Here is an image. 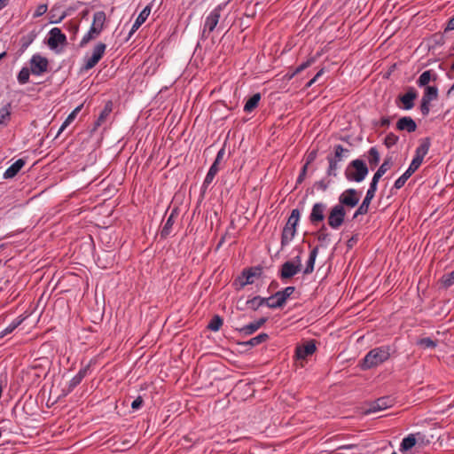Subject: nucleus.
<instances>
[{"instance_id":"a878e982","label":"nucleus","mask_w":454,"mask_h":454,"mask_svg":"<svg viewBox=\"0 0 454 454\" xmlns=\"http://www.w3.org/2000/svg\"><path fill=\"white\" fill-rule=\"evenodd\" d=\"M106 20V17L104 12L99 11L95 12L93 15V21L90 27H95L96 31H98L100 34L104 29Z\"/></svg>"},{"instance_id":"c03bdc74","label":"nucleus","mask_w":454,"mask_h":454,"mask_svg":"<svg viewBox=\"0 0 454 454\" xmlns=\"http://www.w3.org/2000/svg\"><path fill=\"white\" fill-rule=\"evenodd\" d=\"M223 325V319L220 316L215 315L207 325V328L211 331L216 332Z\"/></svg>"},{"instance_id":"774afa93","label":"nucleus","mask_w":454,"mask_h":454,"mask_svg":"<svg viewBox=\"0 0 454 454\" xmlns=\"http://www.w3.org/2000/svg\"><path fill=\"white\" fill-rule=\"evenodd\" d=\"M293 262H294V265H299L300 270H301V260L300 255L295 256Z\"/></svg>"},{"instance_id":"f3484780","label":"nucleus","mask_w":454,"mask_h":454,"mask_svg":"<svg viewBox=\"0 0 454 454\" xmlns=\"http://www.w3.org/2000/svg\"><path fill=\"white\" fill-rule=\"evenodd\" d=\"M418 93L413 87H410L407 92L399 97V100L403 105V108L410 110L414 106V100L417 98Z\"/></svg>"},{"instance_id":"473e14b6","label":"nucleus","mask_w":454,"mask_h":454,"mask_svg":"<svg viewBox=\"0 0 454 454\" xmlns=\"http://www.w3.org/2000/svg\"><path fill=\"white\" fill-rule=\"evenodd\" d=\"M99 33L96 31L95 27H90V30L84 35L82 39L80 42V47H84L90 41L98 38L99 36Z\"/></svg>"},{"instance_id":"7ed1b4c3","label":"nucleus","mask_w":454,"mask_h":454,"mask_svg":"<svg viewBox=\"0 0 454 454\" xmlns=\"http://www.w3.org/2000/svg\"><path fill=\"white\" fill-rule=\"evenodd\" d=\"M368 174V168L364 160L356 159L352 160L345 170V176L349 181L362 182Z\"/></svg>"},{"instance_id":"1a4fd4ad","label":"nucleus","mask_w":454,"mask_h":454,"mask_svg":"<svg viewBox=\"0 0 454 454\" xmlns=\"http://www.w3.org/2000/svg\"><path fill=\"white\" fill-rule=\"evenodd\" d=\"M294 286H287L285 289L275 293L270 296V299L273 301L275 298H278V301L272 302V304L270 305V308L278 309L283 307L286 304V300L294 294Z\"/></svg>"},{"instance_id":"4be33fe9","label":"nucleus","mask_w":454,"mask_h":454,"mask_svg":"<svg viewBox=\"0 0 454 454\" xmlns=\"http://www.w3.org/2000/svg\"><path fill=\"white\" fill-rule=\"evenodd\" d=\"M177 215H178L177 210L173 209L162 227V230L160 231L161 238H166L170 234L172 226H173Z\"/></svg>"},{"instance_id":"58836bf2","label":"nucleus","mask_w":454,"mask_h":454,"mask_svg":"<svg viewBox=\"0 0 454 454\" xmlns=\"http://www.w3.org/2000/svg\"><path fill=\"white\" fill-rule=\"evenodd\" d=\"M416 444V438L413 434H410L403 438L401 443V451H406L411 449Z\"/></svg>"},{"instance_id":"c756f323","label":"nucleus","mask_w":454,"mask_h":454,"mask_svg":"<svg viewBox=\"0 0 454 454\" xmlns=\"http://www.w3.org/2000/svg\"><path fill=\"white\" fill-rule=\"evenodd\" d=\"M82 106V105L78 106L71 112V114H69L65 121L62 123L57 136H59L71 122L74 121L77 114L81 112Z\"/></svg>"},{"instance_id":"a19ab883","label":"nucleus","mask_w":454,"mask_h":454,"mask_svg":"<svg viewBox=\"0 0 454 454\" xmlns=\"http://www.w3.org/2000/svg\"><path fill=\"white\" fill-rule=\"evenodd\" d=\"M327 160L329 162V167L327 168V175L330 176H337V169L339 168V161L332 158V155L327 156Z\"/></svg>"},{"instance_id":"338daca9","label":"nucleus","mask_w":454,"mask_h":454,"mask_svg":"<svg viewBox=\"0 0 454 454\" xmlns=\"http://www.w3.org/2000/svg\"><path fill=\"white\" fill-rule=\"evenodd\" d=\"M446 29L447 30L454 29V16L449 20Z\"/></svg>"},{"instance_id":"9b49d317","label":"nucleus","mask_w":454,"mask_h":454,"mask_svg":"<svg viewBox=\"0 0 454 454\" xmlns=\"http://www.w3.org/2000/svg\"><path fill=\"white\" fill-rule=\"evenodd\" d=\"M47 43L51 49H56L59 45L67 43V37L60 28L53 27L49 32Z\"/></svg>"},{"instance_id":"393cba45","label":"nucleus","mask_w":454,"mask_h":454,"mask_svg":"<svg viewBox=\"0 0 454 454\" xmlns=\"http://www.w3.org/2000/svg\"><path fill=\"white\" fill-rule=\"evenodd\" d=\"M266 320V318L262 317L260 318L258 321L250 323L239 329L237 328V330L245 335H250L256 332L262 325H263Z\"/></svg>"},{"instance_id":"cd10ccee","label":"nucleus","mask_w":454,"mask_h":454,"mask_svg":"<svg viewBox=\"0 0 454 454\" xmlns=\"http://www.w3.org/2000/svg\"><path fill=\"white\" fill-rule=\"evenodd\" d=\"M150 12L151 7L149 5L143 9V11L139 13L132 26V28L129 33L130 35L136 32L139 28V27L146 20V19L150 15Z\"/></svg>"},{"instance_id":"f257e3e1","label":"nucleus","mask_w":454,"mask_h":454,"mask_svg":"<svg viewBox=\"0 0 454 454\" xmlns=\"http://www.w3.org/2000/svg\"><path fill=\"white\" fill-rule=\"evenodd\" d=\"M390 357V348L382 346L370 350L360 363L363 370L379 366Z\"/></svg>"},{"instance_id":"dca6fc26","label":"nucleus","mask_w":454,"mask_h":454,"mask_svg":"<svg viewBox=\"0 0 454 454\" xmlns=\"http://www.w3.org/2000/svg\"><path fill=\"white\" fill-rule=\"evenodd\" d=\"M262 273V268L260 266L251 267L247 270H244L242 272V277L245 278V281L240 283V286L244 287L247 285H251L254 283V278L260 277Z\"/></svg>"},{"instance_id":"bb28decb","label":"nucleus","mask_w":454,"mask_h":454,"mask_svg":"<svg viewBox=\"0 0 454 454\" xmlns=\"http://www.w3.org/2000/svg\"><path fill=\"white\" fill-rule=\"evenodd\" d=\"M11 103H8L4 106L0 108V130L3 128L7 127L11 121Z\"/></svg>"},{"instance_id":"6ab92c4d","label":"nucleus","mask_w":454,"mask_h":454,"mask_svg":"<svg viewBox=\"0 0 454 454\" xmlns=\"http://www.w3.org/2000/svg\"><path fill=\"white\" fill-rule=\"evenodd\" d=\"M431 145V141L429 137H425L421 140L420 145L416 149V154L413 158V160H417L418 163L421 165L424 157L427 154L429 147Z\"/></svg>"},{"instance_id":"c85d7f7f","label":"nucleus","mask_w":454,"mask_h":454,"mask_svg":"<svg viewBox=\"0 0 454 454\" xmlns=\"http://www.w3.org/2000/svg\"><path fill=\"white\" fill-rule=\"evenodd\" d=\"M247 304L251 309L256 310L259 307L265 304L270 308V305L272 304L270 297L269 298H262L260 296H255L251 300L247 301Z\"/></svg>"},{"instance_id":"e433bc0d","label":"nucleus","mask_w":454,"mask_h":454,"mask_svg":"<svg viewBox=\"0 0 454 454\" xmlns=\"http://www.w3.org/2000/svg\"><path fill=\"white\" fill-rule=\"evenodd\" d=\"M268 339L269 335L267 333H262L259 335L250 339L248 341L244 342L243 345L254 347L262 342H265Z\"/></svg>"},{"instance_id":"37998d69","label":"nucleus","mask_w":454,"mask_h":454,"mask_svg":"<svg viewBox=\"0 0 454 454\" xmlns=\"http://www.w3.org/2000/svg\"><path fill=\"white\" fill-rule=\"evenodd\" d=\"M23 319L16 318L12 321L6 328L0 332V338L6 336L7 334L12 333L21 323Z\"/></svg>"},{"instance_id":"7c9ffc66","label":"nucleus","mask_w":454,"mask_h":454,"mask_svg":"<svg viewBox=\"0 0 454 454\" xmlns=\"http://www.w3.org/2000/svg\"><path fill=\"white\" fill-rule=\"evenodd\" d=\"M261 99L260 93L254 94L245 104L244 111L247 113H250L253 110H254L259 104V101Z\"/></svg>"},{"instance_id":"4468645a","label":"nucleus","mask_w":454,"mask_h":454,"mask_svg":"<svg viewBox=\"0 0 454 454\" xmlns=\"http://www.w3.org/2000/svg\"><path fill=\"white\" fill-rule=\"evenodd\" d=\"M420 164L417 160H411L408 169L395 182L394 187L401 189L410 176L419 168Z\"/></svg>"},{"instance_id":"6e6d98bb","label":"nucleus","mask_w":454,"mask_h":454,"mask_svg":"<svg viewBox=\"0 0 454 454\" xmlns=\"http://www.w3.org/2000/svg\"><path fill=\"white\" fill-rule=\"evenodd\" d=\"M328 234L325 232V226L323 225L322 228L317 232V239L319 241H324L327 239Z\"/></svg>"},{"instance_id":"c9c22d12","label":"nucleus","mask_w":454,"mask_h":454,"mask_svg":"<svg viewBox=\"0 0 454 454\" xmlns=\"http://www.w3.org/2000/svg\"><path fill=\"white\" fill-rule=\"evenodd\" d=\"M218 170V166H216V164H212L203 182L204 188H207L212 183Z\"/></svg>"},{"instance_id":"6e6552de","label":"nucleus","mask_w":454,"mask_h":454,"mask_svg":"<svg viewBox=\"0 0 454 454\" xmlns=\"http://www.w3.org/2000/svg\"><path fill=\"white\" fill-rule=\"evenodd\" d=\"M29 63L32 74L41 75L48 71V59L39 54L33 55Z\"/></svg>"},{"instance_id":"a18cd8bd","label":"nucleus","mask_w":454,"mask_h":454,"mask_svg":"<svg viewBox=\"0 0 454 454\" xmlns=\"http://www.w3.org/2000/svg\"><path fill=\"white\" fill-rule=\"evenodd\" d=\"M440 281L442 286L445 288L452 286L454 285V270L444 274Z\"/></svg>"},{"instance_id":"5701e85b","label":"nucleus","mask_w":454,"mask_h":454,"mask_svg":"<svg viewBox=\"0 0 454 454\" xmlns=\"http://www.w3.org/2000/svg\"><path fill=\"white\" fill-rule=\"evenodd\" d=\"M25 163L26 161L23 159L17 160L5 170L4 177L6 179L14 177L24 167Z\"/></svg>"},{"instance_id":"4d7b16f0","label":"nucleus","mask_w":454,"mask_h":454,"mask_svg":"<svg viewBox=\"0 0 454 454\" xmlns=\"http://www.w3.org/2000/svg\"><path fill=\"white\" fill-rule=\"evenodd\" d=\"M143 403H144V401H143L142 397H141V396H138L137 398H136V399L132 402V403H131V408H132L133 410H137V409H139V408L142 406Z\"/></svg>"},{"instance_id":"864d4df0","label":"nucleus","mask_w":454,"mask_h":454,"mask_svg":"<svg viewBox=\"0 0 454 454\" xmlns=\"http://www.w3.org/2000/svg\"><path fill=\"white\" fill-rule=\"evenodd\" d=\"M47 10H48L47 4H39L35 9V12L33 14V17L34 18L41 17L47 12Z\"/></svg>"},{"instance_id":"603ef678","label":"nucleus","mask_w":454,"mask_h":454,"mask_svg":"<svg viewBox=\"0 0 454 454\" xmlns=\"http://www.w3.org/2000/svg\"><path fill=\"white\" fill-rule=\"evenodd\" d=\"M392 166V160L390 157L384 160L383 163L378 168V171L384 175Z\"/></svg>"},{"instance_id":"0e129e2a","label":"nucleus","mask_w":454,"mask_h":454,"mask_svg":"<svg viewBox=\"0 0 454 454\" xmlns=\"http://www.w3.org/2000/svg\"><path fill=\"white\" fill-rule=\"evenodd\" d=\"M357 242V237L356 236H353L351 237L348 242H347V246L348 247H352Z\"/></svg>"},{"instance_id":"49530a36","label":"nucleus","mask_w":454,"mask_h":454,"mask_svg":"<svg viewBox=\"0 0 454 454\" xmlns=\"http://www.w3.org/2000/svg\"><path fill=\"white\" fill-rule=\"evenodd\" d=\"M30 73H31V71L29 68H27V67L21 68V70L18 74V77H17L18 82L20 84H26L29 80Z\"/></svg>"},{"instance_id":"2eb2a0df","label":"nucleus","mask_w":454,"mask_h":454,"mask_svg":"<svg viewBox=\"0 0 454 454\" xmlns=\"http://www.w3.org/2000/svg\"><path fill=\"white\" fill-rule=\"evenodd\" d=\"M300 271L299 265H294V262L287 261L282 264L279 276L282 279H287Z\"/></svg>"},{"instance_id":"4c0bfd02","label":"nucleus","mask_w":454,"mask_h":454,"mask_svg":"<svg viewBox=\"0 0 454 454\" xmlns=\"http://www.w3.org/2000/svg\"><path fill=\"white\" fill-rule=\"evenodd\" d=\"M431 101L438 98V89L436 86H427L425 87L423 97Z\"/></svg>"},{"instance_id":"39448f33","label":"nucleus","mask_w":454,"mask_h":454,"mask_svg":"<svg viewBox=\"0 0 454 454\" xmlns=\"http://www.w3.org/2000/svg\"><path fill=\"white\" fill-rule=\"evenodd\" d=\"M345 215L346 210L344 207H342V206H333L329 213L327 219L329 226L335 230L339 229L344 223Z\"/></svg>"},{"instance_id":"a211bd4d","label":"nucleus","mask_w":454,"mask_h":454,"mask_svg":"<svg viewBox=\"0 0 454 454\" xmlns=\"http://www.w3.org/2000/svg\"><path fill=\"white\" fill-rule=\"evenodd\" d=\"M316 351V346L312 341H308L303 345L297 346L295 348V356L297 359H305Z\"/></svg>"},{"instance_id":"052dcab7","label":"nucleus","mask_w":454,"mask_h":454,"mask_svg":"<svg viewBox=\"0 0 454 454\" xmlns=\"http://www.w3.org/2000/svg\"><path fill=\"white\" fill-rule=\"evenodd\" d=\"M308 167L304 165L301 168V171L297 178V183L301 184L306 176Z\"/></svg>"},{"instance_id":"09e8293b","label":"nucleus","mask_w":454,"mask_h":454,"mask_svg":"<svg viewBox=\"0 0 454 454\" xmlns=\"http://www.w3.org/2000/svg\"><path fill=\"white\" fill-rule=\"evenodd\" d=\"M399 140L398 136L394 133H389L386 136L384 144L387 148L394 146Z\"/></svg>"},{"instance_id":"0eeeda50","label":"nucleus","mask_w":454,"mask_h":454,"mask_svg":"<svg viewBox=\"0 0 454 454\" xmlns=\"http://www.w3.org/2000/svg\"><path fill=\"white\" fill-rule=\"evenodd\" d=\"M223 6L221 4L217 5L206 18L202 32L203 35H206L207 33V36H208V35L214 31L219 22Z\"/></svg>"},{"instance_id":"20e7f679","label":"nucleus","mask_w":454,"mask_h":454,"mask_svg":"<svg viewBox=\"0 0 454 454\" xmlns=\"http://www.w3.org/2000/svg\"><path fill=\"white\" fill-rule=\"evenodd\" d=\"M106 49V45L104 43H97L92 51V54L90 57H86L84 59V65L82 67V70L88 71L93 68L102 59L105 54Z\"/></svg>"},{"instance_id":"f8f14e48","label":"nucleus","mask_w":454,"mask_h":454,"mask_svg":"<svg viewBox=\"0 0 454 454\" xmlns=\"http://www.w3.org/2000/svg\"><path fill=\"white\" fill-rule=\"evenodd\" d=\"M326 210V205L323 202L315 203L312 207L310 215H309V222L316 225L318 223H321L325 219V212Z\"/></svg>"},{"instance_id":"f704fd0d","label":"nucleus","mask_w":454,"mask_h":454,"mask_svg":"<svg viewBox=\"0 0 454 454\" xmlns=\"http://www.w3.org/2000/svg\"><path fill=\"white\" fill-rule=\"evenodd\" d=\"M334 154L332 155V158L336 160L337 161H341L343 158L347 157V154L349 153V150L344 148L341 145H337L333 148Z\"/></svg>"},{"instance_id":"b1692460","label":"nucleus","mask_w":454,"mask_h":454,"mask_svg":"<svg viewBox=\"0 0 454 454\" xmlns=\"http://www.w3.org/2000/svg\"><path fill=\"white\" fill-rule=\"evenodd\" d=\"M113 106L114 105H113V102L111 100H109V101H107L106 103L103 110L99 114V116L98 117V119H97V121L95 122L94 129H96L98 127H100L106 121V119L108 118V116L110 115V114L113 111Z\"/></svg>"},{"instance_id":"f03ea898","label":"nucleus","mask_w":454,"mask_h":454,"mask_svg":"<svg viewBox=\"0 0 454 454\" xmlns=\"http://www.w3.org/2000/svg\"><path fill=\"white\" fill-rule=\"evenodd\" d=\"M301 212L298 208L292 210L290 216L283 229L281 235V247L287 246L294 238L296 233V226L300 221Z\"/></svg>"},{"instance_id":"423d86ee","label":"nucleus","mask_w":454,"mask_h":454,"mask_svg":"<svg viewBox=\"0 0 454 454\" xmlns=\"http://www.w3.org/2000/svg\"><path fill=\"white\" fill-rule=\"evenodd\" d=\"M360 192L356 189L349 188L345 190L339 197V204L342 206V207H356L360 200Z\"/></svg>"},{"instance_id":"8fccbe9b","label":"nucleus","mask_w":454,"mask_h":454,"mask_svg":"<svg viewBox=\"0 0 454 454\" xmlns=\"http://www.w3.org/2000/svg\"><path fill=\"white\" fill-rule=\"evenodd\" d=\"M430 103H431V100L427 99L425 98H421V103H420L419 108H420V112L423 116L428 115V114L430 112Z\"/></svg>"},{"instance_id":"ddd939ff","label":"nucleus","mask_w":454,"mask_h":454,"mask_svg":"<svg viewBox=\"0 0 454 454\" xmlns=\"http://www.w3.org/2000/svg\"><path fill=\"white\" fill-rule=\"evenodd\" d=\"M376 191L377 190L369 187L363 202L361 203V205L358 207V208L355 212V214L353 215V219H356L358 215H365L368 213L369 206H370L372 199L375 196Z\"/></svg>"},{"instance_id":"412c9836","label":"nucleus","mask_w":454,"mask_h":454,"mask_svg":"<svg viewBox=\"0 0 454 454\" xmlns=\"http://www.w3.org/2000/svg\"><path fill=\"white\" fill-rule=\"evenodd\" d=\"M438 75L433 70L424 71L417 80V84L419 87H427L430 82H435Z\"/></svg>"},{"instance_id":"9d476101","label":"nucleus","mask_w":454,"mask_h":454,"mask_svg":"<svg viewBox=\"0 0 454 454\" xmlns=\"http://www.w3.org/2000/svg\"><path fill=\"white\" fill-rule=\"evenodd\" d=\"M394 404V399L390 396H382L378 398L377 400L372 402L369 404V408L366 411V413H373L377 411H380L386 410L389 407H392Z\"/></svg>"},{"instance_id":"ea45409f","label":"nucleus","mask_w":454,"mask_h":454,"mask_svg":"<svg viewBox=\"0 0 454 454\" xmlns=\"http://www.w3.org/2000/svg\"><path fill=\"white\" fill-rule=\"evenodd\" d=\"M368 161L371 167L377 166L380 161V153L376 147L370 148L368 152Z\"/></svg>"},{"instance_id":"e2e57ef3","label":"nucleus","mask_w":454,"mask_h":454,"mask_svg":"<svg viewBox=\"0 0 454 454\" xmlns=\"http://www.w3.org/2000/svg\"><path fill=\"white\" fill-rule=\"evenodd\" d=\"M224 155V149L222 148L218 153H217V155H216V158L215 160V161L213 162V164H216V166L219 165L221 160L223 159Z\"/></svg>"},{"instance_id":"bf43d9fd","label":"nucleus","mask_w":454,"mask_h":454,"mask_svg":"<svg viewBox=\"0 0 454 454\" xmlns=\"http://www.w3.org/2000/svg\"><path fill=\"white\" fill-rule=\"evenodd\" d=\"M68 29L73 34V35L75 36L79 30V24L76 22H70L68 24Z\"/></svg>"},{"instance_id":"69168bd1","label":"nucleus","mask_w":454,"mask_h":454,"mask_svg":"<svg viewBox=\"0 0 454 454\" xmlns=\"http://www.w3.org/2000/svg\"><path fill=\"white\" fill-rule=\"evenodd\" d=\"M389 123H390V121L387 117H382L380 121V125L381 127H387L389 125Z\"/></svg>"},{"instance_id":"79ce46f5","label":"nucleus","mask_w":454,"mask_h":454,"mask_svg":"<svg viewBox=\"0 0 454 454\" xmlns=\"http://www.w3.org/2000/svg\"><path fill=\"white\" fill-rule=\"evenodd\" d=\"M417 345L422 348H434L437 346V341L431 338H421L417 340Z\"/></svg>"},{"instance_id":"72a5a7b5","label":"nucleus","mask_w":454,"mask_h":454,"mask_svg":"<svg viewBox=\"0 0 454 454\" xmlns=\"http://www.w3.org/2000/svg\"><path fill=\"white\" fill-rule=\"evenodd\" d=\"M99 33L96 31L95 27H90V30L84 35L82 39L80 42V47H84L90 41L98 38L99 36Z\"/></svg>"},{"instance_id":"de8ad7c7","label":"nucleus","mask_w":454,"mask_h":454,"mask_svg":"<svg viewBox=\"0 0 454 454\" xmlns=\"http://www.w3.org/2000/svg\"><path fill=\"white\" fill-rule=\"evenodd\" d=\"M87 373V369H82L78 372V373L71 380L70 386L75 387L82 380Z\"/></svg>"},{"instance_id":"680f3d73","label":"nucleus","mask_w":454,"mask_h":454,"mask_svg":"<svg viewBox=\"0 0 454 454\" xmlns=\"http://www.w3.org/2000/svg\"><path fill=\"white\" fill-rule=\"evenodd\" d=\"M316 157H317V151L310 152L307 156V160H306L305 165H307V167H308L310 163H312L315 160Z\"/></svg>"},{"instance_id":"2f4dec72","label":"nucleus","mask_w":454,"mask_h":454,"mask_svg":"<svg viewBox=\"0 0 454 454\" xmlns=\"http://www.w3.org/2000/svg\"><path fill=\"white\" fill-rule=\"evenodd\" d=\"M317 253H318V248L317 247H314L310 254H309V257L307 261V265H306V268L303 271L304 274H310L313 270H314V264H315V261H316V257L317 255Z\"/></svg>"},{"instance_id":"aec40b11","label":"nucleus","mask_w":454,"mask_h":454,"mask_svg":"<svg viewBox=\"0 0 454 454\" xmlns=\"http://www.w3.org/2000/svg\"><path fill=\"white\" fill-rule=\"evenodd\" d=\"M396 129L399 130H406L411 133L417 129V124L411 117L404 116L398 120Z\"/></svg>"},{"instance_id":"13d9d810","label":"nucleus","mask_w":454,"mask_h":454,"mask_svg":"<svg viewBox=\"0 0 454 454\" xmlns=\"http://www.w3.org/2000/svg\"><path fill=\"white\" fill-rule=\"evenodd\" d=\"M328 184L329 182L326 183L324 180H320L315 183V186L323 192L326 191V189L328 188Z\"/></svg>"},{"instance_id":"5fc2aeb1","label":"nucleus","mask_w":454,"mask_h":454,"mask_svg":"<svg viewBox=\"0 0 454 454\" xmlns=\"http://www.w3.org/2000/svg\"><path fill=\"white\" fill-rule=\"evenodd\" d=\"M382 176L383 175L377 170L372 177L371 184H370V187L377 190V185H378L379 180L380 179V177Z\"/></svg>"},{"instance_id":"3c124183","label":"nucleus","mask_w":454,"mask_h":454,"mask_svg":"<svg viewBox=\"0 0 454 454\" xmlns=\"http://www.w3.org/2000/svg\"><path fill=\"white\" fill-rule=\"evenodd\" d=\"M315 61H316L315 57L309 58L305 62L301 63L300 66H298L295 68V73L302 72L303 70H305L308 67H309L310 66H312L315 63Z\"/></svg>"}]
</instances>
